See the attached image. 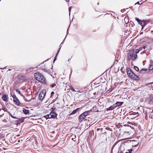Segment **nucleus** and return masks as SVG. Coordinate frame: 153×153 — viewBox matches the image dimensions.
Wrapping results in <instances>:
<instances>
[{
	"label": "nucleus",
	"mask_w": 153,
	"mask_h": 153,
	"mask_svg": "<svg viewBox=\"0 0 153 153\" xmlns=\"http://www.w3.org/2000/svg\"><path fill=\"white\" fill-rule=\"evenodd\" d=\"M9 113L10 115L11 116V117H12H12L13 115L12 114H11L10 113Z\"/></svg>",
	"instance_id": "39"
},
{
	"label": "nucleus",
	"mask_w": 153,
	"mask_h": 153,
	"mask_svg": "<svg viewBox=\"0 0 153 153\" xmlns=\"http://www.w3.org/2000/svg\"><path fill=\"white\" fill-rule=\"evenodd\" d=\"M34 68H34L32 67V68H30V69L31 70H33L34 69Z\"/></svg>",
	"instance_id": "34"
},
{
	"label": "nucleus",
	"mask_w": 153,
	"mask_h": 153,
	"mask_svg": "<svg viewBox=\"0 0 153 153\" xmlns=\"http://www.w3.org/2000/svg\"><path fill=\"white\" fill-rule=\"evenodd\" d=\"M152 83H153V82H150V83H148L146 84V85H151Z\"/></svg>",
	"instance_id": "28"
},
{
	"label": "nucleus",
	"mask_w": 153,
	"mask_h": 153,
	"mask_svg": "<svg viewBox=\"0 0 153 153\" xmlns=\"http://www.w3.org/2000/svg\"><path fill=\"white\" fill-rule=\"evenodd\" d=\"M63 44V42H62L61 44L60 45V46H59V47H60V48H60V49L61 48V47H62V45H62V44Z\"/></svg>",
	"instance_id": "35"
},
{
	"label": "nucleus",
	"mask_w": 153,
	"mask_h": 153,
	"mask_svg": "<svg viewBox=\"0 0 153 153\" xmlns=\"http://www.w3.org/2000/svg\"><path fill=\"white\" fill-rule=\"evenodd\" d=\"M42 70V71L44 72H47V71L45 69H43Z\"/></svg>",
	"instance_id": "29"
},
{
	"label": "nucleus",
	"mask_w": 153,
	"mask_h": 153,
	"mask_svg": "<svg viewBox=\"0 0 153 153\" xmlns=\"http://www.w3.org/2000/svg\"><path fill=\"white\" fill-rule=\"evenodd\" d=\"M57 114L55 112H51L49 114L44 116V117L46 119L50 118H55L56 117Z\"/></svg>",
	"instance_id": "3"
},
{
	"label": "nucleus",
	"mask_w": 153,
	"mask_h": 153,
	"mask_svg": "<svg viewBox=\"0 0 153 153\" xmlns=\"http://www.w3.org/2000/svg\"><path fill=\"white\" fill-rule=\"evenodd\" d=\"M123 103V102H117L114 104L116 107L121 105Z\"/></svg>",
	"instance_id": "12"
},
{
	"label": "nucleus",
	"mask_w": 153,
	"mask_h": 153,
	"mask_svg": "<svg viewBox=\"0 0 153 153\" xmlns=\"http://www.w3.org/2000/svg\"><path fill=\"white\" fill-rule=\"evenodd\" d=\"M16 91L18 92V93L19 94L21 95V96L22 95V94L21 93V92H20V91H19L18 89H16Z\"/></svg>",
	"instance_id": "22"
},
{
	"label": "nucleus",
	"mask_w": 153,
	"mask_h": 153,
	"mask_svg": "<svg viewBox=\"0 0 153 153\" xmlns=\"http://www.w3.org/2000/svg\"><path fill=\"white\" fill-rule=\"evenodd\" d=\"M97 4H98V5L99 4V3H97Z\"/></svg>",
	"instance_id": "44"
},
{
	"label": "nucleus",
	"mask_w": 153,
	"mask_h": 153,
	"mask_svg": "<svg viewBox=\"0 0 153 153\" xmlns=\"http://www.w3.org/2000/svg\"><path fill=\"white\" fill-rule=\"evenodd\" d=\"M139 50L137 49L135 50V53H139Z\"/></svg>",
	"instance_id": "24"
},
{
	"label": "nucleus",
	"mask_w": 153,
	"mask_h": 153,
	"mask_svg": "<svg viewBox=\"0 0 153 153\" xmlns=\"http://www.w3.org/2000/svg\"><path fill=\"white\" fill-rule=\"evenodd\" d=\"M126 72L128 76L130 77L134 73L132 72L129 68H127L126 69Z\"/></svg>",
	"instance_id": "6"
},
{
	"label": "nucleus",
	"mask_w": 153,
	"mask_h": 153,
	"mask_svg": "<svg viewBox=\"0 0 153 153\" xmlns=\"http://www.w3.org/2000/svg\"><path fill=\"white\" fill-rule=\"evenodd\" d=\"M8 96L7 95H4L2 97V99L4 101H8Z\"/></svg>",
	"instance_id": "10"
},
{
	"label": "nucleus",
	"mask_w": 153,
	"mask_h": 153,
	"mask_svg": "<svg viewBox=\"0 0 153 153\" xmlns=\"http://www.w3.org/2000/svg\"><path fill=\"white\" fill-rule=\"evenodd\" d=\"M13 101V102H14L15 104L18 105H20L21 104V103H20L19 100L17 98L14 99Z\"/></svg>",
	"instance_id": "8"
},
{
	"label": "nucleus",
	"mask_w": 153,
	"mask_h": 153,
	"mask_svg": "<svg viewBox=\"0 0 153 153\" xmlns=\"http://www.w3.org/2000/svg\"><path fill=\"white\" fill-rule=\"evenodd\" d=\"M132 150H133L132 149H131L128 150L129 152V153L131 152L132 151Z\"/></svg>",
	"instance_id": "31"
},
{
	"label": "nucleus",
	"mask_w": 153,
	"mask_h": 153,
	"mask_svg": "<svg viewBox=\"0 0 153 153\" xmlns=\"http://www.w3.org/2000/svg\"><path fill=\"white\" fill-rule=\"evenodd\" d=\"M23 111L24 114H27L29 113V110L24 109L23 110Z\"/></svg>",
	"instance_id": "16"
},
{
	"label": "nucleus",
	"mask_w": 153,
	"mask_h": 153,
	"mask_svg": "<svg viewBox=\"0 0 153 153\" xmlns=\"http://www.w3.org/2000/svg\"><path fill=\"white\" fill-rule=\"evenodd\" d=\"M25 118L24 117H22L21 119H19L18 120H16V122L18 124H20L21 123H22L24 121Z\"/></svg>",
	"instance_id": "11"
},
{
	"label": "nucleus",
	"mask_w": 153,
	"mask_h": 153,
	"mask_svg": "<svg viewBox=\"0 0 153 153\" xmlns=\"http://www.w3.org/2000/svg\"><path fill=\"white\" fill-rule=\"evenodd\" d=\"M65 0L68 3L69 2V0Z\"/></svg>",
	"instance_id": "38"
},
{
	"label": "nucleus",
	"mask_w": 153,
	"mask_h": 153,
	"mask_svg": "<svg viewBox=\"0 0 153 153\" xmlns=\"http://www.w3.org/2000/svg\"><path fill=\"white\" fill-rule=\"evenodd\" d=\"M137 57V55L134 54L133 56L132 55V60H134Z\"/></svg>",
	"instance_id": "18"
},
{
	"label": "nucleus",
	"mask_w": 153,
	"mask_h": 153,
	"mask_svg": "<svg viewBox=\"0 0 153 153\" xmlns=\"http://www.w3.org/2000/svg\"><path fill=\"white\" fill-rule=\"evenodd\" d=\"M132 153L131 152H130V153Z\"/></svg>",
	"instance_id": "47"
},
{
	"label": "nucleus",
	"mask_w": 153,
	"mask_h": 153,
	"mask_svg": "<svg viewBox=\"0 0 153 153\" xmlns=\"http://www.w3.org/2000/svg\"><path fill=\"white\" fill-rule=\"evenodd\" d=\"M45 95V92L44 93L43 91H41L39 94V98L40 100H42Z\"/></svg>",
	"instance_id": "5"
},
{
	"label": "nucleus",
	"mask_w": 153,
	"mask_h": 153,
	"mask_svg": "<svg viewBox=\"0 0 153 153\" xmlns=\"http://www.w3.org/2000/svg\"><path fill=\"white\" fill-rule=\"evenodd\" d=\"M152 99H153V97H152Z\"/></svg>",
	"instance_id": "45"
},
{
	"label": "nucleus",
	"mask_w": 153,
	"mask_h": 153,
	"mask_svg": "<svg viewBox=\"0 0 153 153\" xmlns=\"http://www.w3.org/2000/svg\"><path fill=\"white\" fill-rule=\"evenodd\" d=\"M130 78L135 80H138L140 79L139 77L137 75H135L134 73L132 74V76H131Z\"/></svg>",
	"instance_id": "7"
},
{
	"label": "nucleus",
	"mask_w": 153,
	"mask_h": 153,
	"mask_svg": "<svg viewBox=\"0 0 153 153\" xmlns=\"http://www.w3.org/2000/svg\"><path fill=\"white\" fill-rule=\"evenodd\" d=\"M143 48L144 49H145V46H143Z\"/></svg>",
	"instance_id": "40"
},
{
	"label": "nucleus",
	"mask_w": 153,
	"mask_h": 153,
	"mask_svg": "<svg viewBox=\"0 0 153 153\" xmlns=\"http://www.w3.org/2000/svg\"><path fill=\"white\" fill-rule=\"evenodd\" d=\"M77 92H79V93H83V91H77Z\"/></svg>",
	"instance_id": "37"
},
{
	"label": "nucleus",
	"mask_w": 153,
	"mask_h": 153,
	"mask_svg": "<svg viewBox=\"0 0 153 153\" xmlns=\"http://www.w3.org/2000/svg\"><path fill=\"white\" fill-rule=\"evenodd\" d=\"M60 48H59V50H58V52L56 54V56L54 57V60H53V62H54L56 61V57L57 56V54H58L59 52V51H60Z\"/></svg>",
	"instance_id": "17"
},
{
	"label": "nucleus",
	"mask_w": 153,
	"mask_h": 153,
	"mask_svg": "<svg viewBox=\"0 0 153 153\" xmlns=\"http://www.w3.org/2000/svg\"><path fill=\"white\" fill-rule=\"evenodd\" d=\"M80 108H78L76 109L75 110H74L71 114L70 115H72L74 114H75L77 112H78L79 111V110H80Z\"/></svg>",
	"instance_id": "15"
},
{
	"label": "nucleus",
	"mask_w": 153,
	"mask_h": 153,
	"mask_svg": "<svg viewBox=\"0 0 153 153\" xmlns=\"http://www.w3.org/2000/svg\"><path fill=\"white\" fill-rule=\"evenodd\" d=\"M134 69L137 71H139V68L136 66H134Z\"/></svg>",
	"instance_id": "20"
},
{
	"label": "nucleus",
	"mask_w": 153,
	"mask_h": 153,
	"mask_svg": "<svg viewBox=\"0 0 153 153\" xmlns=\"http://www.w3.org/2000/svg\"><path fill=\"white\" fill-rule=\"evenodd\" d=\"M91 111L92 110H90L88 111H85L82 113L83 115H84V116L86 117L88 115H89L90 114V113Z\"/></svg>",
	"instance_id": "13"
},
{
	"label": "nucleus",
	"mask_w": 153,
	"mask_h": 153,
	"mask_svg": "<svg viewBox=\"0 0 153 153\" xmlns=\"http://www.w3.org/2000/svg\"><path fill=\"white\" fill-rule=\"evenodd\" d=\"M96 108L95 107H93L92 108V109H91V110H92V111H94L95 110V109H94V108Z\"/></svg>",
	"instance_id": "33"
},
{
	"label": "nucleus",
	"mask_w": 153,
	"mask_h": 153,
	"mask_svg": "<svg viewBox=\"0 0 153 153\" xmlns=\"http://www.w3.org/2000/svg\"><path fill=\"white\" fill-rule=\"evenodd\" d=\"M152 32H153V31H152Z\"/></svg>",
	"instance_id": "46"
},
{
	"label": "nucleus",
	"mask_w": 153,
	"mask_h": 153,
	"mask_svg": "<svg viewBox=\"0 0 153 153\" xmlns=\"http://www.w3.org/2000/svg\"><path fill=\"white\" fill-rule=\"evenodd\" d=\"M54 92L53 91H52L51 93V97L53 96V95L54 94Z\"/></svg>",
	"instance_id": "30"
},
{
	"label": "nucleus",
	"mask_w": 153,
	"mask_h": 153,
	"mask_svg": "<svg viewBox=\"0 0 153 153\" xmlns=\"http://www.w3.org/2000/svg\"><path fill=\"white\" fill-rule=\"evenodd\" d=\"M11 96H12V97H13V100L14 99H16V98H17V97H16V95L14 94H13L12 93L11 94Z\"/></svg>",
	"instance_id": "21"
},
{
	"label": "nucleus",
	"mask_w": 153,
	"mask_h": 153,
	"mask_svg": "<svg viewBox=\"0 0 153 153\" xmlns=\"http://www.w3.org/2000/svg\"><path fill=\"white\" fill-rule=\"evenodd\" d=\"M142 48H140V50H141V49Z\"/></svg>",
	"instance_id": "42"
},
{
	"label": "nucleus",
	"mask_w": 153,
	"mask_h": 153,
	"mask_svg": "<svg viewBox=\"0 0 153 153\" xmlns=\"http://www.w3.org/2000/svg\"><path fill=\"white\" fill-rule=\"evenodd\" d=\"M1 110H2L1 108H0V111H1Z\"/></svg>",
	"instance_id": "41"
},
{
	"label": "nucleus",
	"mask_w": 153,
	"mask_h": 153,
	"mask_svg": "<svg viewBox=\"0 0 153 153\" xmlns=\"http://www.w3.org/2000/svg\"><path fill=\"white\" fill-rule=\"evenodd\" d=\"M2 110H3L4 111H7V110L6 108L5 107H3V108H1Z\"/></svg>",
	"instance_id": "23"
},
{
	"label": "nucleus",
	"mask_w": 153,
	"mask_h": 153,
	"mask_svg": "<svg viewBox=\"0 0 153 153\" xmlns=\"http://www.w3.org/2000/svg\"><path fill=\"white\" fill-rule=\"evenodd\" d=\"M85 117L84 115H83V113L81 114L79 116V121L81 123L83 120L85 118Z\"/></svg>",
	"instance_id": "9"
},
{
	"label": "nucleus",
	"mask_w": 153,
	"mask_h": 153,
	"mask_svg": "<svg viewBox=\"0 0 153 153\" xmlns=\"http://www.w3.org/2000/svg\"><path fill=\"white\" fill-rule=\"evenodd\" d=\"M134 52V50H131L129 53L127 54V59L128 61L130 60L131 59L132 60V55H133Z\"/></svg>",
	"instance_id": "4"
},
{
	"label": "nucleus",
	"mask_w": 153,
	"mask_h": 153,
	"mask_svg": "<svg viewBox=\"0 0 153 153\" xmlns=\"http://www.w3.org/2000/svg\"><path fill=\"white\" fill-rule=\"evenodd\" d=\"M73 91H75V90H74V89H73Z\"/></svg>",
	"instance_id": "43"
},
{
	"label": "nucleus",
	"mask_w": 153,
	"mask_h": 153,
	"mask_svg": "<svg viewBox=\"0 0 153 153\" xmlns=\"http://www.w3.org/2000/svg\"><path fill=\"white\" fill-rule=\"evenodd\" d=\"M71 7H70L69 8V14L70 15V12L71 11Z\"/></svg>",
	"instance_id": "27"
},
{
	"label": "nucleus",
	"mask_w": 153,
	"mask_h": 153,
	"mask_svg": "<svg viewBox=\"0 0 153 153\" xmlns=\"http://www.w3.org/2000/svg\"><path fill=\"white\" fill-rule=\"evenodd\" d=\"M34 77L36 80L44 83H45L46 80L45 77L39 73H36L34 74Z\"/></svg>",
	"instance_id": "1"
},
{
	"label": "nucleus",
	"mask_w": 153,
	"mask_h": 153,
	"mask_svg": "<svg viewBox=\"0 0 153 153\" xmlns=\"http://www.w3.org/2000/svg\"><path fill=\"white\" fill-rule=\"evenodd\" d=\"M135 20L142 26V29L149 22V20H141L137 18H135Z\"/></svg>",
	"instance_id": "2"
},
{
	"label": "nucleus",
	"mask_w": 153,
	"mask_h": 153,
	"mask_svg": "<svg viewBox=\"0 0 153 153\" xmlns=\"http://www.w3.org/2000/svg\"><path fill=\"white\" fill-rule=\"evenodd\" d=\"M140 4V3H139V1H138V2H137L135 4H135Z\"/></svg>",
	"instance_id": "36"
},
{
	"label": "nucleus",
	"mask_w": 153,
	"mask_h": 153,
	"mask_svg": "<svg viewBox=\"0 0 153 153\" xmlns=\"http://www.w3.org/2000/svg\"><path fill=\"white\" fill-rule=\"evenodd\" d=\"M12 117L13 119H18L17 117H16L14 116H13L12 117Z\"/></svg>",
	"instance_id": "32"
},
{
	"label": "nucleus",
	"mask_w": 153,
	"mask_h": 153,
	"mask_svg": "<svg viewBox=\"0 0 153 153\" xmlns=\"http://www.w3.org/2000/svg\"><path fill=\"white\" fill-rule=\"evenodd\" d=\"M153 69V65H150L149 66V70H152Z\"/></svg>",
	"instance_id": "19"
},
{
	"label": "nucleus",
	"mask_w": 153,
	"mask_h": 153,
	"mask_svg": "<svg viewBox=\"0 0 153 153\" xmlns=\"http://www.w3.org/2000/svg\"><path fill=\"white\" fill-rule=\"evenodd\" d=\"M1 0H0V1H1Z\"/></svg>",
	"instance_id": "48"
},
{
	"label": "nucleus",
	"mask_w": 153,
	"mask_h": 153,
	"mask_svg": "<svg viewBox=\"0 0 153 153\" xmlns=\"http://www.w3.org/2000/svg\"><path fill=\"white\" fill-rule=\"evenodd\" d=\"M116 106L114 104H113V105L109 107L107 109V111H110L111 110L114 109V108H116Z\"/></svg>",
	"instance_id": "14"
},
{
	"label": "nucleus",
	"mask_w": 153,
	"mask_h": 153,
	"mask_svg": "<svg viewBox=\"0 0 153 153\" xmlns=\"http://www.w3.org/2000/svg\"><path fill=\"white\" fill-rule=\"evenodd\" d=\"M55 85H56L55 84L53 83L52 84L51 87L52 88L53 87H54Z\"/></svg>",
	"instance_id": "25"
},
{
	"label": "nucleus",
	"mask_w": 153,
	"mask_h": 153,
	"mask_svg": "<svg viewBox=\"0 0 153 153\" xmlns=\"http://www.w3.org/2000/svg\"><path fill=\"white\" fill-rule=\"evenodd\" d=\"M147 70V69H144V68H143L141 70V71H146Z\"/></svg>",
	"instance_id": "26"
}]
</instances>
